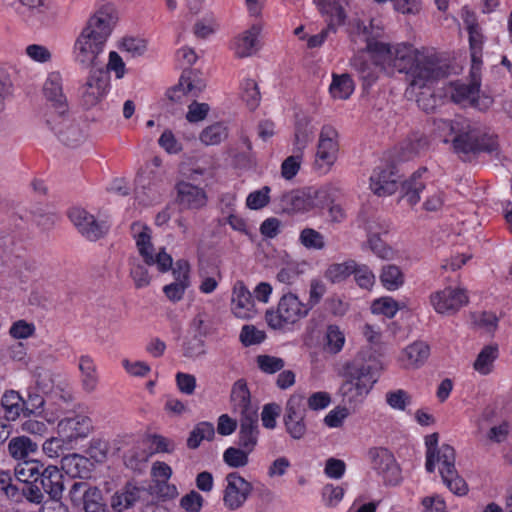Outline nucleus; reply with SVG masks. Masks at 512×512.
<instances>
[{"label": "nucleus", "instance_id": "nucleus-25", "mask_svg": "<svg viewBox=\"0 0 512 512\" xmlns=\"http://www.w3.org/2000/svg\"><path fill=\"white\" fill-rule=\"evenodd\" d=\"M92 466L89 458L75 453L65 455L61 459V468L72 478L90 477Z\"/></svg>", "mask_w": 512, "mask_h": 512}, {"label": "nucleus", "instance_id": "nucleus-29", "mask_svg": "<svg viewBox=\"0 0 512 512\" xmlns=\"http://www.w3.org/2000/svg\"><path fill=\"white\" fill-rule=\"evenodd\" d=\"M37 449V443L26 436L13 437L7 446L8 453L13 459L23 461L34 454Z\"/></svg>", "mask_w": 512, "mask_h": 512}, {"label": "nucleus", "instance_id": "nucleus-9", "mask_svg": "<svg viewBox=\"0 0 512 512\" xmlns=\"http://www.w3.org/2000/svg\"><path fill=\"white\" fill-rule=\"evenodd\" d=\"M46 123L68 147H77L87 139V131L79 123L68 121L66 114L63 118H57L54 113H48Z\"/></svg>", "mask_w": 512, "mask_h": 512}, {"label": "nucleus", "instance_id": "nucleus-39", "mask_svg": "<svg viewBox=\"0 0 512 512\" xmlns=\"http://www.w3.org/2000/svg\"><path fill=\"white\" fill-rule=\"evenodd\" d=\"M228 136L227 128L217 122L206 127L200 134V140L205 145H218Z\"/></svg>", "mask_w": 512, "mask_h": 512}, {"label": "nucleus", "instance_id": "nucleus-26", "mask_svg": "<svg viewBox=\"0 0 512 512\" xmlns=\"http://www.w3.org/2000/svg\"><path fill=\"white\" fill-rule=\"evenodd\" d=\"M480 81L473 74L470 83L455 82L451 84V99L458 104H469L475 101V96L479 94Z\"/></svg>", "mask_w": 512, "mask_h": 512}, {"label": "nucleus", "instance_id": "nucleus-27", "mask_svg": "<svg viewBox=\"0 0 512 512\" xmlns=\"http://www.w3.org/2000/svg\"><path fill=\"white\" fill-rule=\"evenodd\" d=\"M426 171L427 168L422 167L415 171L409 179L401 183L402 198H405L411 206H414L420 200V192L425 188L421 177Z\"/></svg>", "mask_w": 512, "mask_h": 512}, {"label": "nucleus", "instance_id": "nucleus-54", "mask_svg": "<svg viewBox=\"0 0 512 512\" xmlns=\"http://www.w3.org/2000/svg\"><path fill=\"white\" fill-rule=\"evenodd\" d=\"M257 364L263 372L273 374L284 367V360L274 356L259 355Z\"/></svg>", "mask_w": 512, "mask_h": 512}, {"label": "nucleus", "instance_id": "nucleus-63", "mask_svg": "<svg viewBox=\"0 0 512 512\" xmlns=\"http://www.w3.org/2000/svg\"><path fill=\"white\" fill-rule=\"evenodd\" d=\"M368 244L378 257L382 259H391L393 257V250L386 246L376 234L369 237Z\"/></svg>", "mask_w": 512, "mask_h": 512}, {"label": "nucleus", "instance_id": "nucleus-16", "mask_svg": "<svg viewBox=\"0 0 512 512\" xmlns=\"http://www.w3.org/2000/svg\"><path fill=\"white\" fill-rule=\"evenodd\" d=\"M400 178L399 170L393 163L377 167L370 177V188L379 197L389 196L397 191Z\"/></svg>", "mask_w": 512, "mask_h": 512}, {"label": "nucleus", "instance_id": "nucleus-30", "mask_svg": "<svg viewBox=\"0 0 512 512\" xmlns=\"http://www.w3.org/2000/svg\"><path fill=\"white\" fill-rule=\"evenodd\" d=\"M259 33L260 28L256 25H253L249 30L245 31L236 39L235 53L238 57H248L256 52Z\"/></svg>", "mask_w": 512, "mask_h": 512}, {"label": "nucleus", "instance_id": "nucleus-48", "mask_svg": "<svg viewBox=\"0 0 512 512\" xmlns=\"http://www.w3.org/2000/svg\"><path fill=\"white\" fill-rule=\"evenodd\" d=\"M248 453L245 449L229 447L224 452L223 459L231 467H243L248 463Z\"/></svg>", "mask_w": 512, "mask_h": 512}, {"label": "nucleus", "instance_id": "nucleus-6", "mask_svg": "<svg viewBox=\"0 0 512 512\" xmlns=\"http://www.w3.org/2000/svg\"><path fill=\"white\" fill-rule=\"evenodd\" d=\"M456 453L452 446L443 444L439 450L434 452L432 465L429 466L428 458H426V470L433 472L436 464L439 465V473L443 483L447 488L458 496H464L468 492V485L466 481L458 474L455 468Z\"/></svg>", "mask_w": 512, "mask_h": 512}, {"label": "nucleus", "instance_id": "nucleus-47", "mask_svg": "<svg viewBox=\"0 0 512 512\" xmlns=\"http://www.w3.org/2000/svg\"><path fill=\"white\" fill-rule=\"evenodd\" d=\"M86 498L87 501L83 504L84 512H109L99 488L88 492Z\"/></svg>", "mask_w": 512, "mask_h": 512}, {"label": "nucleus", "instance_id": "nucleus-35", "mask_svg": "<svg viewBox=\"0 0 512 512\" xmlns=\"http://www.w3.org/2000/svg\"><path fill=\"white\" fill-rule=\"evenodd\" d=\"M356 269V262L349 260L343 263H333L328 266L324 276L331 283H341L345 281Z\"/></svg>", "mask_w": 512, "mask_h": 512}, {"label": "nucleus", "instance_id": "nucleus-61", "mask_svg": "<svg viewBox=\"0 0 512 512\" xmlns=\"http://www.w3.org/2000/svg\"><path fill=\"white\" fill-rule=\"evenodd\" d=\"M35 332V326L25 320H18L12 324L9 333L15 339H26Z\"/></svg>", "mask_w": 512, "mask_h": 512}, {"label": "nucleus", "instance_id": "nucleus-33", "mask_svg": "<svg viewBox=\"0 0 512 512\" xmlns=\"http://www.w3.org/2000/svg\"><path fill=\"white\" fill-rule=\"evenodd\" d=\"M314 129L307 118L299 119L296 122L294 134V152L303 154V150L312 141Z\"/></svg>", "mask_w": 512, "mask_h": 512}, {"label": "nucleus", "instance_id": "nucleus-24", "mask_svg": "<svg viewBox=\"0 0 512 512\" xmlns=\"http://www.w3.org/2000/svg\"><path fill=\"white\" fill-rule=\"evenodd\" d=\"M178 201L186 209H200L206 205L207 196L203 189L187 182L177 185Z\"/></svg>", "mask_w": 512, "mask_h": 512}, {"label": "nucleus", "instance_id": "nucleus-2", "mask_svg": "<svg viewBox=\"0 0 512 512\" xmlns=\"http://www.w3.org/2000/svg\"><path fill=\"white\" fill-rule=\"evenodd\" d=\"M368 52H372L384 71L394 70L410 75V85L423 88L450 74V65L434 53L419 51L409 44L390 46L383 42H368Z\"/></svg>", "mask_w": 512, "mask_h": 512}, {"label": "nucleus", "instance_id": "nucleus-49", "mask_svg": "<svg viewBox=\"0 0 512 512\" xmlns=\"http://www.w3.org/2000/svg\"><path fill=\"white\" fill-rule=\"evenodd\" d=\"M242 97L250 110H254L258 107L261 96L258 85L254 80H247L245 82Z\"/></svg>", "mask_w": 512, "mask_h": 512}, {"label": "nucleus", "instance_id": "nucleus-56", "mask_svg": "<svg viewBox=\"0 0 512 512\" xmlns=\"http://www.w3.org/2000/svg\"><path fill=\"white\" fill-rule=\"evenodd\" d=\"M357 31L359 35L364 37V41L366 42V50L368 51V42H378L377 39L382 35V28L375 24L374 21H370L369 26H366L363 23L357 24Z\"/></svg>", "mask_w": 512, "mask_h": 512}, {"label": "nucleus", "instance_id": "nucleus-59", "mask_svg": "<svg viewBox=\"0 0 512 512\" xmlns=\"http://www.w3.org/2000/svg\"><path fill=\"white\" fill-rule=\"evenodd\" d=\"M281 408L276 403H269L263 407L261 413L262 424L265 428L273 429L276 426V418L280 415Z\"/></svg>", "mask_w": 512, "mask_h": 512}, {"label": "nucleus", "instance_id": "nucleus-19", "mask_svg": "<svg viewBox=\"0 0 512 512\" xmlns=\"http://www.w3.org/2000/svg\"><path fill=\"white\" fill-rule=\"evenodd\" d=\"M430 302L438 313H453L467 304L468 297L463 289L447 287L433 293Z\"/></svg>", "mask_w": 512, "mask_h": 512}, {"label": "nucleus", "instance_id": "nucleus-57", "mask_svg": "<svg viewBox=\"0 0 512 512\" xmlns=\"http://www.w3.org/2000/svg\"><path fill=\"white\" fill-rule=\"evenodd\" d=\"M352 274L355 275V280L361 288L370 289L375 283V276L366 265L356 263V269Z\"/></svg>", "mask_w": 512, "mask_h": 512}, {"label": "nucleus", "instance_id": "nucleus-1", "mask_svg": "<svg viewBox=\"0 0 512 512\" xmlns=\"http://www.w3.org/2000/svg\"><path fill=\"white\" fill-rule=\"evenodd\" d=\"M117 17L111 7H102L87 21L77 37L74 50L76 60L90 67L85 82L78 89L79 103L89 110L102 102L110 88V76L103 66L104 47Z\"/></svg>", "mask_w": 512, "mask_h": 512}, {"label": "nucleus", "instance_id": "nucleus-41", "mask_svg": "<svg viewBox=\"0 0 512 512\" xmlns=\"http://www.w3.org/2000/svg\"><path fill=\"white\" fill-rule=\"evenodd\" d=\"M19 481L8 471H0V492L8 499L19 502Z\"/></svg>", "mask_w": 512, "mask_h": 512}, {"label": "nucleus", "instance_id": "nucleus-5", "mask_svg": "<svg viewBox=\"0 0 512 512\" xmlns=\"http://www.w3.org/2000/svg\"><path fill=\"white\" fill-rule=\"evenodd\" d=\"M231 399L240 409L239 446L251 452L258 441V413L250 402V391L243 379L236 381L231 392Z\"/></svg>", "mask_w": 512, "mask_h": 512}, {"label": "nucleus", "instance_id": "nucleus-8", "mask_svg": "<svg viewBox=\"0 0 512 512\" xmlns=\"http://www.w3.org/2000/svg\"><path fill=\"white\" fill-rule=\"evenodd\" d=\"M310 307L302 304L294 294H285L281 297L277 311L267 310L265 319L273 329H281L285 324H293L306 316Z\"/></svg>", "mask_w": 512, "mask_h": 512}, {"label": "nucleus", "instance_id": "nucleus-44", "mask_svg": "<svg viewBox=\"0 0 512 512\" xmlns=\"http://www.w3.org/2000/svg\"><path fill=\"white\" fill-rule=\"evenodd\" d=\"M405 355L415 366L422 365L429 357L430 348L424 342H415L404 350Z\"/></svg>", "mask_w": 512, "mask_h": 512}, {"label": "nucleus", "instance_id": "nucleus-21", "mask_svg": "<svg viewBox=\"0 0 512 512\" xmlns=\"http://www.w3.org/2000/svg\"><path fill=\"white\" fill-rule=\"evenodd\" d=\"M58 433L67 442H72L79 438H86L92 431V421L84 415H76L62 419L58 423Z\"/></svg>", "mask_w": 512, "mask_h": 512}, {"label": "nucleus", "instance_id": "nucleus-7", "mask_svg": "<svg viewBox=\"0 0 512 512\" xmlns=\"http://www.w3.org/2000/svg\"><path fill=\"white\" fill-rule=\"evenodd\" d=\"M452 143L455 152L463 154L493 152L497 149V143L493 137L483 132L478 124L466 119H461L460 129Z\"/></svg>", "mask_w": 512, "mask_h": 512}, {"label": "nucleus", "instance_id": "nucleus-40", "mask_svg": "<svg viewBox=\"0 0 512 512\" xmlns=\"http://www.w3.org/2000/svg\"><path fill=\"white\" fill-rule=\"evenodd\" d=\"M43 468V464L38 461L25 460L15 467L14 476L18 481H32L35 477H39Z\"/></svg>", "mask_w": 512, "mask_h": 512}, {"label": "nucleus", "instance_id": "nucleus-11", "mask_svg": "<svg viewBox=\"0 0 512 512\" xmlns=\"http://www.w3.org/2000/svg\"><path fill=\"white\" fill-rule=\"evenodd\" d=\"M368 458L372 468L383 477L386 484L396 485L401 479V472L394 455L384 447H373L368 450Z\"/></svg>", "mask_w": 512, "mask_h": 512}, {"label": "nucleus", "instance_id": "nucleus-46", "mask_svg": "<svg viewBox=\"0 0 512 512\" xmlns=\"http://www.w3.org/2000/svg\"><path fill=\"white\" fill-rule=\"evenodd\" d=\"M96 486H91L87 482H74L69 490V497L74 506H80L87 501V494L91 490H97Z\"/></svg>", "mask_w": 512, "mask_h": 512}, {"label": "nucleus", "instance_id": "nucleus-12", "mask_svg": "<svg viewBox=\"0 0 512 512\" xmlns=\"http://www.w3.org/2000/svg\"><path fill=\"white\" fill-rule=\"evenodd\" d=\"M305 415L304 397L292 395L287 401L283 420L286 432L295 440L302 439L306 434Z\"/></svg>", "mask_w": 512, "mask_h": 512}, {"label": "nucleus", "instance_id": "nucleus-3", "mask_svg": "<svg viewBox=\"0 0 512 512\" xmlns=\"http://www.w3.org/2000/svg\"><path fill=\"white\" fill-rule=\"evenodd\" d=\"M131 230L134 233L138 251L146 265L151 266L156 264L160 272H167L169 269H172L175 281L164 286L163 292L169 300L173 302L180 301L190 284L189 263L186 260L180 259L176 261L175 266L172 267L173 259L164 250L154 255V248L151 243L148 227L134 223L131 226Z\"/></svg>", "mask_w": 512, "mask_h": 512}, {"label": "nucleus", "instance_id": "nucleus-53", "mask_svg": "<svg viewBox=\"0 0 512 512\" xmlns=\"http://www.w3.org/2000/svg\"><path fill=\"white\" fill-rule=\"evenodd\" d=\"M372 311L392 318L398 311V303L389 297L381 298L373 302Z\"/></svg>", "mask_w": 512, "mask_h": 512}, {"label": "nucleus", "instance_id": "nucleus-4", "mask_svg": "<svg viewBox=\"0 0 512 512\" xmlns=\"http://www.w3.org/2000/svg\"><path fill=\"white\" fill-rule=\"evenodd\" d=\"M382 363L370 350L360 351L345 366L346 380L340 387L343 401L348 404L360 403L377 381Z\"/></svg>", "mask_w": 512, "mask_h": 512}, {"label": "nucleus", "instance_id": "nucleus-34", "mask_svg": "<svg viewBox=\"0 0 512 512\" xmlns=\"http://www.w3.org/2000/svg\"><path fill=\"white\" fill-rule=\"evenodd\" d=\"M498 357V346L487 345L478 354L473 367L480 374L487 375L492 371L493 363Z\"/></svg>", "mask_w": 512, "mask_h": 512}, {"label": "nucleus", "instance_id": "nucleus-43", "mask_svg": "<svg viewBox=\"0 0 512 512\" xmlns=\"http://www.w3.org/2000/svg\"><path fill=\"white\" fill-rule=\"evenodd\" d=\"M299 241L307 249L322 250L325 248L324 236L313 228H304L300 232Z\"/></svg>", "mask_w": 512, "mask_h": 512}, {"label": "nucleus", "instance_id": "nucleus-22", "mask_svg": "<svg viewBox=\"0 0 512 512\" xmlns=\"http://www.w3.org/2000/svg\"><path fill=\"white\" fill-rule=\"evenodd\" d=\"M41 491L44 496L47 495L48 499L60 500L62 499L64 491V477L60 469L56 466L49 465L42 469L39 477H36Z\"/></svg>", "mask_w": 512, "mask_h": 512}, {"label": "nucleus", "instance_id": "nucleus-50", "mask_svg": "<svg viewBox=\"0 0 512 512\" xmlns=\"http://www.w3.org/2000/svg\"><path fill=\"white\" fill-rule=\"evenodd\" d=\"M109 451V444L101 439H93L87 449V454L97 463L106 460Z\"/></svg>", "mask_w": 512, "mask_h": 512}, {"label": "nucleus", "instance_id": "nucleus-60", "mask_svg": "<svg viewBox=\"0 0 512 512\" xmlns=\"http://www.w3.org/2000/svg\"><path fill=\"white\" fill-rule=\"evenodd\" d=\"M269 191L270 188L265 186L261 190L250 193L246 200L247 206L250 209H260L266 206L269 202Z\"/></svg>", "mask_w": 512, "mask_h": 512}, {"label": "nucleus", "instance_id": "nucleus-17", "mask_svg": "<svg viewBox=\"0 0 512 512\" xmlns=\"http://www.w3.org/2000/svg\"><path fill=\"white\" fill-rule=\"evenodd\" d=\"M43 93L47 101L51 103L48 113H54L57 118H63L68 112V104L62 88V76L59 72L48 75L43 85Z\"/></svg>", "mask_w": 512, "mask_h": 512}, {"label": "nucleus", "instance_id": "nucleus-10", "mask_svg": "<svg viewBox=\"0 0 512 512\" xmlns=\"http://www.w3.org/2000/svg\"><path fill=\"white\" fill-rule=\"evenodd\" d=\"M338 150V132L330 125L323 126L316 152L315 165L317 169L329 171L337 159Z\"/></svg>", "mask_w": 512, "mask_h": 512}, {"label": "nucleus", "instance_id": "nucleus-42", "mask_svg": "<svg viewBox=\"0 0 512 512\" xmlns=\"http://www.w3.org/2000/svg\"><path fill=\"white\" fill-rule=\"evenodd\" d=\"M345 336L339 327L336 325H329L326 331L325 350L331 354H337L343 348Z\"/></svg>", "mask_w": 512, "mask_h": 512}, {"label": "nucleus", "instance_id": "nucleus-18", "mask_svg": "<svg viewBox=\"0 0 512 512\" xmlns=\"http://www.w3.org/2000/svg\"><path fill=\"white\" fill-rule=\"evenodd\" d=\"M149 493L144 486L127 482L111 497L110 506L115 512H123L132 508L137 502L147 499Z\"/></svg>", "mask_w": 512, "mask_h": 512}, {"label": "nucleus", "instance_id": "nucleus-38", "mask_svg": "<svg viewBox=\"0 0 512 512\" xmlns=\"http://www.w3.org/2000/svg\"><path fill=\"white\" fill-rule=\"evenodd\" d=\"M1 405L5 410L6 419L15 420L22 412V397L14 390L6 391L2 396Z\"/></svg>", "mask_w": 512, "mask_h": 512}, {"label": "nucleus", "instance_id": "nucleus-28", "mask_svg": "<svg viewBox=\"0 0 512 512\" xmlns=\"http://www.w3.org/2000/svg\"><path fill=\"white\" fill-rule=\"evenodd\" d=\"M371 54L372 61L365 59V55L361 54L353 59V66L358 71L365 85H371L378 77V70H384L381 63L375 61L374 54Z\"/></svg>", "mask_w": 512, "mask_h": 512}, {"label": "nucleus", "instance_id": "nucleus-37", "mask_svg": "<svg viewBox=\"0 0 512 512\" xmlns=\"http://www.w3.org/2000/svg\"><path fill=\"white\" fill-rule=\"evenodd\" d=\"M380 281L386 289L397 290L404 284V274L398 266L388 264L382 268Z\"/></svg>", "mask_w": 512, "mask_h": 512}, {"label": "nucleus", "instance_id": "nucleus-15", "mask_svg": "<svg viewBox=\"0 0 512 512\" xmlns=\"http://www.w3.org/2000/svg\"><path fill=\"white\" fill-rule=\"evenodd\" d=\"M69 218L79 233L90 241H97L108 232V226L104 221H98L94 215L82 208H72L69 211Z\"/></svg>", "mask_w": 512, "mask_h": 512}, {"label": "nucleus", "instance_id": "nucleus-14", "mask_svg": "<svg viewBox=\"0 0 512 512\" xmlns=\"http://www.w3.org/2000/svg\"><path fill=\"white\" fill-rule=\"evenodd\" d=\"M323 14L330 16V21L320 33L308 38L309 48H316L323 44L330 32H335V27L344 23L345 13L340 0H315Z\"/></svg>", "mask_w": 512, "mask_h": 512}, {"label": "nucleus", "instance_id": "nucleus-23", "mask_svg": "<svg viewBox=\"0 0 512 512\" xmlns=\"http://www.w3.org/2000/svg\"><path fill=\"white\" fill-rule=\"evenodd\" d=\"M254 299L251 292L242 281H237L233 287L231 310L240 319H250L255 314Z\"/></svg>", "mask_w": 512, "mask_h": 512}, {"label": "nucleus", "instance_id": "nucleus-20", "mask_svg": "<svg viewBox=\"0 0 512 512\" xmlns=\"http://www.w3.org/2000/svg\"><path fill=\"white\" fill-rule=\"evenodd\" d=\"M320 192L313 188L305 190H293L286 193L281 198V207L286 213H295L307 211L317 206L315 199Z\"/></svg>", "mask_w": 512, "mask_h": 512}, {"label": "nucleus", "instance_id": "nucleus-13", "mask_svg": "<svg viewBox=\"0 0 512 512\" xmlns=\"http://www.w3.org/2000/svg\"><path fill=\"white\" fill-rule=\"evenodd\" d=\"M226 482L223 502L229 510L234 511L244 505L253 491V486L237 472L227 474Z\"/></svg>", "mask_w": 512, "mask_h": 512}, {"label": "nucleus", "instance_id": "nucleus-36", "mask_svg": "<svg viewBox=\"0 0 512 512\" xmlns=\"http://www.w3.org/2000/svg\"><path fill=\"white\" fill-rule=\"evenodd\" d=\"M18 488L19 502L22 500V498H25L30 503L41 505L46 500L44 497V492L41 491L36 477L32 481H19Z\"/></svg>", "mask_w": 512, "mask_h": 512}, {"label": "nucleus", "instance_id": "nucleus-55", "mask_svg": "<svg viewBox=\"0 0 512 512\" xmlns=\"http://www.w3.org/2000/svg\"><path fill=\"white\" fill-rule=\"evenodd\" d=\"M265 339V333L256 329L252 325L243 326L240 334V340L244 346H250L261 343Z\"/></svg>", "mask_w": 512, "mask_h": 512}, {"label": "nucleus", "instance_id": "nucleus-51", "mask_svg": "<svg viewBox=\"0 0 512 512\" xmlns=\"http://www.w3.org/2000/svg\"><path fill=\"white\" fill-rule=\"evenodd\" d=\"M301 161L302 154L299 152L287 157L281 165V175L287 180L292 179L298 173Z\"/></svg>", "mask_w": 512, "mask_h": 512}, {"label": "nucleus", "instance_id": "nucleus-31", "mask_svg": "<svg viewBox=\"0 0 512 512\" xmlns=\"http://www.w3.org/2000/svg\"><path fill=\"white\" fill-rule=\"evenodd\" d=\"M354 91V82L349 74H333L329 92L334 99L346 100Z\"/></svg>", "mask_w": 512, "mask_h": 512}, {"label": "nucleus", "instance_id": "nucleus-64", "mask_svg": "<svg viewBox=\"0 0 512 512\" xmlns=\"http://www.w3.org/2000/svg\"><path fill=\"white\" fill-rule=\"evenodd\" d=\"M202 505L203 498L196 491H191L190 493L183 496L181 499L182 508L189 512H198L201 509Z\"/></svg>", "mask_w": 512, "mask_h": 512}, {"label": "nucleus", "instance_id": "nucleus-32", "mask_svg": "<svg viewBox=\"0 0 512 512\" xmlns=\"http://www.w3.org/2000/svg\"><path fill=\"white\" fill-rule=\"evenodd\" d=\"M215 436L214 425L210 422H199L194 426L187 438V447L197 449L203 440L211 441Z\"/></svg>", "mask_w": 512, "mask_h": 512}, {"label": "nucleus", "instance_id": "nucleus-52", "mask_svg": "<svg viewBox=\"0 0 512 512\" xmlns=\"http://www.w3.org/2000/svg\"><path fill=\"white\" fill-rule=\"evenodd\" d=\"M122 46L133 57L142 56L147 50V41L138 37H125L122 41Z\"/></svg>", "mask_w": 512, "mask_h": 512}, {"label": "nucleus", "instance_id": "nucleus-62", "mask_svg": "<svg viewBox=\"0 0 512 512\" xmlns=\"http://www.w3.org/2000/svg\"><path fill=\"white\" fill-rule=\"evenodd\" d=\"M209 110L210 107L207 103H199L197 101H193L188 107L186 119L190 123L202 121L206 118Z\"/></svg>", "mask_w": 512, "mask_h": 512}, {"label": "nucleus", "instance_id": "nucleus-45", "mask_svg": "<svg viewBox=\"0 0 512 512\" xmlns=\"http://www.w3.org/2000/svg\"><path fill=\"white\" fill-rule=\"evenodd\" d=\"M45 404V400L43 396L34 393L29 392L27 399L22 398V407L21 411L24 414V416H30V415H40L43 413V407Z\"/></svg>", "mask_w": 512, "mask_h": 512}, {"label": "nucleus", "instance_id": "nucleus-58", "mask_svg": "<svg viewBox=\"0 0 512 512\" xmlns=\"http://www.w3.org/2000/svg\"><path fill=\"white\" fill-rule=\"evenodd\" d=\"M386 401L392 408L404 410L410 404L411 397L406 391L399 389L388 392L386 394Z\"/></svg>", "mask_w": 512, "mask_h": 512}]
</instances>
